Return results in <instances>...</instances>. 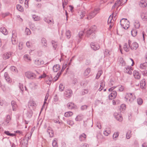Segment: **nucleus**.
<instances>
[{
	"instance_id": "obj_21",
	"label": "nucleus",
	"mask_w": 147,
	"mask_h": 147,
	"mask_svg": "<svg viewBox=\"0 0 147 147\" xmlns=\"http://www.w3.org/2000/svg\"><path fill=\"white\" fill-rule=\"evenodd\" d=\"M138 47V44L136 42H134L130 45V47L132 50H136Z\"/></svg>"
},
{
	"instance_id": "obj_9",
	"label": "nucleus",
	"mask_w": 147,
	"mask_h": 147,
	"mask_svg": "<svg viewBox=\"0 0 147 147\" xmlns=\"http://www.w3.org/2000/svg\"><path fill=\"white\" fill-rule=\"evenodd\" d=\"M37 106V104L33 100H31L29 101L28 106L29 108H32L33 109L35 108Z\"/></svg>"
},
{
	"instance_id": "obj_51",
	"label": "nucleus",
	"mask_w": 147,
	"mask_h": 147,
	"mask_svg": "<svg viewBox=\"0 0 147 147\" xmlns=\"http://www.w3.org/2000/svg\"><path fill=\"white\" fill-rule=\"evenodd\" d=\"M32 114L33 113L31 110L28 111L27 112V113H26L27 116L28 118H30L32 116Z\"/></svg>"
},
{
	"instance_id": "obj_17",
	"label": "nucleus",
	"mask_w": 147,
	"mask_h": 147,
	"mask_svg": "<svg viewBox=\"0 0 147 147\" xmlns=\"http://www.w3.org/2000/svg\"><path fill=\"white\" fill-rule=\"evenodd\" d=\"M28 141L25 138L22 139L20 141V144L21 147H27Z\"/></svg>"
},
{
	"instance_id": "obj_12",
	"label": "nucleus",
	"mask_w": 147,
	"mask_h": 147,
	"mask_svg": "<svg viewBox=\"0 0 147 147\" xmlns=\"http://www.w3.org/2000/svg\"><path fill=\"white\" fill-rule=\"evenodd\" d=\"M90 46L91 48L94 50H97L100 48L99 45L95 42H91Z\"/></svg>"
},
{
	"instance_id": "obj_53",
	"label": "nucleus",
	"mask_w": 147,
	"mask_h": 147,
	"mask_svg": "<svg viewBox=\"0 0 147 147\" xmlns=\"http://www.w3.org/2000/svg\"><path fill=\"white\" fill-rule=\"evenodd\" d=\"M10 70L13 72L14 73H17L18 72V70L14 66H11L10 67Z\"/></svg>"
},
{
	"instance_id": "obj_33",
	"label": "nucleus",
	"mask_w": 147,
	"mask_h": 147,
	"mask_svg": "<svg viewBox=\"0 0 147 147\" xmlns=\"http://www.w3.org/2000/svg\"><path fill=\"white\" fill-rule=\"evenodd\" d=\"M147 67V63L146 62L144 63L141 64L140 65V68L141 69H146Z\"/></svg>"
},
{
	"instance_id": "obj_5",
	"label": "nucleus",
	"mask_w": 147,
	"mask_h": 147,
	"mask_svg": "<svg viewBox=\"0 0 147 147\" xmlns=\"http://www.w3.org/2000/svg\"><path fill=\"white\" fill-rule=\"evenodd\" d=\"M132 66H127L125 67L124 70L125 73H127L129 75H131L132 74V71L133 70L134 68Z\"/></svg>"
},
{
	"instance_id": "obj_18",
	"label": "nucleus",
	"mask_w": 147,
	"mask_h": 147,
	"mask_svg": "<svg viewBox=\"0 0 147 147\" xmlns=\"http://www.w3.org/2000/svg\"><path fill=\"white\" fill-rule=\"evenodd\" d=\"M91 69L89 68H88L84 71L83 73V76L85 78H88L89 76V74L90 72Z\"/></svg>"
},
{
	"instance_id": "obj_44",
	"label": "nucleus",
	"mask_w": 147,
	"mask_h": 147,
	"mask_svg": "<svg viewBox=\"0 0 147 147\" xmlns=\"http://www.w3.org/2000/svg\"><path fill=\"white\" fill-rule=\"evenodd\" d=\"M32 18L35 21H38L40 20V17L36 15H34L32 16Z\"/></svg>"
},
{
	"instance_id": "obj_13",
	"label": "nucleus",
	"mask_w": 147,
	"mask_h": 147,
	"mask_svg": "<svg viewBox=\"0 0 147 147\" xmlns=\"http://www.w3.org/2000/svg\"><path fill=\"white\" fill-rule=\"evenodd\" d=\"M52 80V78L51 76H47L45 78V81L47 84L50 85L51 84Z\"/></svg>"
},
{
	"instance_id": "obj_43",
	"label": "nucleus",
	"mask_w": 147,
	"mask_h": 147,
	"mask_svg": "<svg viewBox=\"0 0 147 147\" xmlns=\"http://www.w3.org/2000/svg\"><path fill=\"white\" fill-rule=\"evenodd\" d=\"M131 136V131L129 130L127 131L126 134V138L127 139H129Z\"/></svg>"
},
{
	"instance_id": "obj_61",
	"label": "nucleus",
	"mask_w": 147,
	"mask_h": 147,
	"mask_svg": "<svg viewBox=\"0 0 147 147\" xmlns=\"http://www.w3.org/2000/svg\"><path fill=\"white\" fill-rule=\"evenodd\" d=\"M61 74V72H58L57 74L56 75V76L54 78V80L55 81H57L59 77V76Z\"/></svg>"
},
{
	"instance_id": "obj_48",
	"label": "nucleus",
	"mask_w": 147,
	"mask_h": 147,
	"mask_svg": "<svg viewBox=\"0 0 147 147\" xmlns=\"http://www.w3.org/2000/svg\"><path fill=\"white\" fill-rule=\"evenodd\" d=\"M119 61L120 62V63L121 64L122 66H124L126 65L125 61L122 58H120V59H119Z\"/></svg>"
},
{
	"instance_id": "obj_35",
	"label": "nucleus",
	"mask_w": 147,
	"mask_h": 147,
	"mask_svg": "<svg viewBox=\"0 0 147 147\" xmlns=\"http://www.w3.org/2000/svg\"><path fill=\"white\" fill-rule=\"evenodd\" d=\"M73 115V113L71 111H68L65 113L64 116L66 117L71 116Z\"/></svg>"
},
{
	"instance_id": "obj_4",
	"label": "nucleus",
	"mask_w": 147,
	"mask_h": 147,
	"mask_svg": "<svg viewBox=\"0 0 147 147\" xmlns=\"http://www.w3.org/2000/svg\"><path fill=\"white\" fill-rule=\"evenodd\" d=\"M123 20H120V24L121 26L125 29H127L130 26V23L128 20H126V22L124 23H122Z\"/></svg>"
},
{
	"instance_id": "obj_30",
	"label": "nucleus",
	"mask_w": 147,
	"mask_h": 147,
	"mask_svg": "<svg viewBox=\"0 0 147 147\" xmlns=\"http://www.w3.org/2000/svg\"><path fill=\"white\" fill-rule=\"evenodd\" d=\"M0 31L4 34L5 35L8 34V32L6 29L4 27H1L0 28Z\"/></svg>"
},
{
	"instance_id": "obj_15",
	"label": "nucleus",
	"mask_w": 147,
	"mask_h": 147,
	"mask_svg": "<svg viewBox=\"0 0 147 147\" xmlns=\"http://www.w3.org/2000/svg\"><path fill=\"white\" fill-rule=\"evenodd\" d=\"M34 63L38 67H40L44 64V61L41 59H39L38 60H36L35 61Z\"/></svg>"
},
{
	"instance_id": "obj_24",
	"label": "nucleus",
	"mask_w": 147,
	"mask_h": 147,
	"mask_svg": "<svg viewBox=\"0 0 147 147\" xmlns=\"http://www.w3.org/2000/svg\"><path fill=\"white\" fill-rule=\"evenodd\" d=\"M11 105L12 106L13 110L15 111H16L18 108V106L16 102L13 100L11 102Z\"/></svg>"
},
{
	"instance_id": "obj_37",
	"label": "nucleus",
	"mask_w": 147,
	"mask_h": 147,
	"mask_svg": "<svg viewBox=\"0 0 147 147\" xmlns=\"http://www.w3.org/2000/svg\"><path fill=\"white\" fill-rule=\"evenodd\" d=\"M52 145L53 147H58L57 140L54 138L53 141Z\"/></svg>"
},
{
	"instance_id": "obj_40",
	"label": "nucleus",
	"mask_w": 147,
	"mask_h": 147,
	"mask_svg": "<svg viewBox=\"0 0 147 147\" xmlns=\"http://www.w3.org/2000/svg\"><path fill=\"white\" fill-rule=\"evenodd\" d=\"M49 92H47L46 94V96H45V99L44 101V103L42 105V108H44V107L45 105V104L46 103V101H47V100L48 99V98L49 97Z\"/></svg>"
},
{
	"instance_id": "obj_16",
	"label": "nucleus",
	"mask_w": 147,
	"mask_h": 147,
	"mask_svg": "<svg viewBox=\"0 0 147 147\" xmlns=\"http://www.w3.org/2000/svg\"><path fill=\"white\" fill-rule=\"evenodd\" d=\"M68 108L69 109H74L76 108V106L72 102H68L67 105Z\"/></svg>"
},
{
	"instance_id": "obj_55",
	"label": "nucleus",
	"mask_w": 147,
	"mask_h": 147,
	"mask_svg": "<svg viewBox=\"0 0 147 147\" xmlns=\"http://www.w3.org/2000/svg\"><path fill=\"white\" fill-rule=\"evenodd\" d=\"M4 133L8 136H16V134H14L11 133L9 131H5L4 132Z\"/></svg>"
},
{
	"instance_id": "obj_25",
	"label": "nucleus",
	"mask_w": 147,
	"mask_h": 147,
	"mask_svg": "<svg viewBox=\"0 0 147 147\" xmlns=\"http://www.w3.org/2000/svg\"><path fill=\"white\" fill-rule=\"evenodd\" d=\"M11 115H8L6 117V118L4 122L5 125H7L10 122L11 119Z\"/></svg>"
},
{
	"instance_id": "obj_38",
	"label": "nucleus",
	"mask_w": 147,
	"mask_h": 147,
	"mask_svg": "<svg viewBox=\"0 0 147 147\" xmlns=\"http://www.w3.org/2000/svg\"><path fill=\"white\" fill-rule=\"evenodd\" d=\"M44 20L49 24H53V20H49L46 18H45L43 19Z\"/></svg>"
},
{
	"instance_id": "obj_52",
	"label": "nucleus",
	"mask_w": 147,
	"mask_h": 147,
	"mask_svg": "<svg viewBox=\"0 0 147 147\" xmlns=\"http://www.w3.org/2000/svg\"><path fill=\"white\" fill-rule=\"evenodd\" d=\"M82 116V115H78L76 118V120L77 121H80L82 120L83 119Z\"/></svg>"
},
{
	"instance_id": "obj_32",
	"label": "nucleus",
	"mask_w": 147,
	"mask_h": 147,
	"mask_svg": "<svg viewBox=\"0 0 147 147\" xmlns=\"http://www.w3.org/2000/svg\"><path fill=\"white\" fill-rule=\"evenodd\" d=\"M146 83L145 82V80L143 79L140 82V86L142 88H145L146 87Z\"/></svg>"
},
{
	"instance_id": "obj_58",
	"label": "nucleus",
	"mask_w": 147,
	"mask_h": 147,
	"mask_svg": "<svg viewBox=\"0 0 147 147\" xmlns=\"http://www.w3.org/2000/svg\"><path fill=\"white\" fill-rule=\"evenodd\" d=\"M17 8L20 11H23V8L20 5L18 4L17 5Z\"/></svg>"
},
{
	"instance_id": "obj_3",
	"label": "nucleus",
	"mask_w": 147,
	"mask_h": 147,
	"mask_svg": "<svg viewBox=\"0 0 147 147\" xmlns=\"http://www.w3.org/2000/svg\"><path fill=\"white\" fill-rule=\"evenodd\" d=\"M25 76L28 78L30 79L35 78L36 76L35 74L30 71H28L26 72Z\"/></svg>"
},
{
	"instance_id": "obj_22",
	"label": "nucleus",
	"mask_w": 147,
	"mask_h": 147,
	"mask_svg": "<svg viewBox=\"0 0 147 147\" xmlns=\"http://www.w3.org/2000/svg\"><path fill=\"white\" fill-rule=\"evenodd\" d=\"M112 16H111V15L110 16L108 20V24L109 25V29H111L112 27L113 24L112 23H111L112 19L113 18V13H112Z\"/></svg>"
},
{
	"instance_id": "obj_28",
	"label": "nucleus",
	"mask_w": 147,
	"mask_h": 147,
	"mask_svg": "<svg viewBox=\"0 0 147 147\" xmlns=\"http://www.w3.org/2000/svg\"><path fill=\"white\" fill-rule=\"evenodd\" d=\"M4 76L5 80L8 82L11 83V80L9 77L7 73L5 72L4 73Z\"/></svg>"
},
{
	"instance_id": "obj_54",
	"label": "nucleus",
	"mask_w": 147,
	"mask_h": 147,
	"mask_svg": "<svg viewBox=\"0 0 147 147\" xmlns=\"http://www.w3.org/2000/svg\"><path fill=\"white\" fill-rule=\"evenodd\" d=\"M112 52L111 51H109L107 49H105L104 52V54L105 55H110L112 54Z\"/></svg>"
},
{
	"instance_id": "obj_2",
	"label": "nucleus",
	"mask_w": 147,
	"mask_h": 147,
	"mask_svg": "<svg viewBox=\"0 0 147 147\" xmlns=\"http://www.w3.org/2000/svg\"><path fill=\"white\" fill-rule=\"evenodd\" d=\"M96 29V27L95 26H94L91 27L86 32V35L88 37L95 32Z\"/></svg>"
},
{
	"instance_id": "obj_20",
	"label": "nucleus",
	"mask_w": 147,
	"mask_h": 147,
	"mask_svg": "<svg viewBox=\"0 0 147 147\" xmlns=\"http://www.w3.org/2000/svg\"><path fill=\"white\" fill-rule=\"evenodd\" d=\"M105 86V82L104 80H102L100 81V87L98 89V90L99 91H101Z\"/></svg>"
},
{
	"instance_id": "obj_46",
	"label": "nucleus",
	"mask_w": 147,
	"mask_h": 147,
	"mask_svg": "<svg viewBox=\"0 0 147 147\" xmlns=\"http://www.w3.org/2000/svg\"><path fill=\"white\" fill-rule=\"evenodd\" d=\"M65 35L68 39L71 36V32L69 30H66Z\"/></svg>"
},
{
	"instance_id": "obj_27",
	"label": "nucleus",
	"mask_w": 147,
	"mask_h": 147,
	"mask_svg": "<svg viewBox=\"0 0 147 147\" xmlns=\"http://www.w3.org/2000/svg\"><path fill=\"white\" fill-rule=\"evenodd\" d=\"M61 69V67L59 65H55L53 67V70L55 72H57Z\"/></svg>"
},
{
	"instance_id": "obj_11",
	"label": "nucleus",
	"mask_w": 147,
	"mask_h": 147,
	"mask_svg": "<svg viewBox=\"0 0 147 147\" xmlns=\"http://www.w3.org/2000/svg\"><path fill=\"white\" fill-rule=\"evenodd\" d=\"M141 17L143 21H147V12L145 11L142 12L141 13Z\"/></svg>"
},
{
	"instance_id": "obj_36",
	"label": "nucleus",
	"mask_w": 147,
	"mask_h": 147,
	"mask_svg": "<svg viewBox=\"0 0 147 147\" xmlns=\"http://www.w3.org/2000/svg\"><path fill=\"white\" fill-rule=\"evenodd\" d=\"M86 137V135L85 134L83 133L82 135H80L79 136V139L81 141L84 140H85Z\"/></svg>"
},
{
	"instance_id": "obj_8",
	"label": "nucleus",
	"mask_w": 147,
	"mask_h": 147,
	"mask_svg": "<svg viewBox=\"0 0 147 147\" xmlns=\"http://www.w3.org/2000/svg\"><path fill=\"white\" fill-rule=\"evenodd\" d=\"M64 94V95L66 97L70 98L72 96L73 92L71 89H67L65 91Z\"/></svg>"
},
{
	"instance_id": "obj_6",
	"label": "nucleus",
	"mask_w": 147,
	"mask_h": 147,
	"mask_svg": "<svg viewBox=\"0 0 147 147\" xmlns=\"http://www.w3.org/2000/svg\"><path fill=\"white\" fill-rule=\"evenodd\" d=\"M133 74L134 78L136 79L139 80L140 78L141 74L138 71L136 70H134Z\"/></svg>"
},
{
	"instance_id": "obj_64",
	"label": "nucleus",
	"mask_w": 147,
	"mask_h": 147,
	"mask_svg": "<svg viewBox=\"0 0 147 147\" xmlns=\"http://www.w3.org/2000/svg\"><path fill=\"white\" fill-rule=\"evenodd\" d=\"M89 92V90L88 89H84L82 90V94L84 95L87 94Z\"/></svg>"
},
{
	"instance_id": "obj_1",
	"label": "nucleus",
	"mask_w": 147,
	"mask_h": 147,
	"mask_svg": "<svg viewBox=\"0 0 147 147\" xmlns=\"http://www.w3.org/2000/svg\"><path fill=\"white\" fill-rule=\"evenodd\" d=\"M136 99L134 94L133 93H127L125 94V99L128 103L132 102Z\"/></svg>"
},
{
	"instance_id": "obj_14",
	"label": "nucleus",
	"mask_w": 147,
	"mask_h": 147,
	"mask_svg": "<svg viewBox=\"0 0 147 147\" xmlns=\"http://www.w3.org/2000/svg\"><path fill=\"white\" fill-rule=\"evenodd\" d=\"M117 94V92L116 91H113L109 96V99L111 100L114 99L116 97Z\"/></svg>"
},
{
	"instance_id": "obj_41",
	"label": "nucleus",
	"mask_w": 147,
	"mask_h": 147,
	"mask_svg": "<svg viewBox=\"0 0 147 147\" xmlns=\"http://www.w3.org/2000/svg\"><path fill=\"white\" fill-rule=\"evenodd\" d=\"M134 25L136 28H139L140 27V24L138 20H136L134 23Z\"/></svg>"
},
{
	"instance_id": "obj_26",
	"label": "nucleus",
	"mask_w": 147,
	"mask_h": 147,
	"mask_svg": "<svg viewBox=\"0 0 147 147\" xmlns=\"http://www.w3.org/2000/svg\"><path fill=\"white\" fill-rule=\"evenodd\" d=\"M47 132L49 133L50 137H52L54 136L53 131L52 129L50 127H49L47 128Z\"/></svg>"
},
{
	"instance_id": "obj_50",
	"label": "nucleus",
	"mask_w": 147,
	"mask_h": 147,
	"mask_svg": "<svg viewBox=\"0 0 147 147\" xmlns=\"http://www.w3.org/2000/svg\"><path fill=\"white\" fill-rule=\"evenodd\" d=\"M126 105L125 104H122L120 106V110L121 112L123 111L126 109Z\"/></svg>"
},
{
	"instance_id": "obj_56",
	"label": "nucleus",
	"mask_w": 147,
	"mask_h": 147,
	"mask_svg": "<svg viewBox=\"0 0 147 147\" xmlns=\"http://www.w3.org/2000/svg\"><path fill=\"white\" fill-rule=\"evenodd\" d=\"M64 89V86L62 84H60L59 86V90L60 91H63Z\"/></svg>"
},
{
	"instance_id": "obj_59",
	"label": "nucleus",
	"mask_w": 147,
	"mask_h": 147,
	"mask_svg": "<svg viewBox=\"0 0 147 147\" xmlns=\"http://www.w3.org/2000/svg\"><path fill=\"white\" fill-rule=\"evenodd\" d=\"M25 32V34L27 35H29L31 34L30 30L27 28H26Z\"/></svg>"
},
{
	"instance_id": "obj_34",
	"label": "nucleus",
	"mask_w": 147,
	"mask_h": 147,
	"mask_svg": "<svg viewBox=\"0 0 147 147\" xmlns=\"http://www.w3.org/2000/svg\"><path fill=\"white\" fill-rule=\"evenodd\" d=\"M24 59L26 62H30L32 60V58L30 56H24Z\"/></svg>"
},
{
	"instance_id": "obj_63",
	"label": "nucleus",
	"mask_w": 147,
	"mask_h": 147,
	"mask_svg": "<svg viewBox=\"0 0 147 147\" xmlns=\"http://www.w3.org/2000/svg\"><path fill=\"white\" fill-rule=\"evenodd\" d=\"M122 0H118L115 3V4L117 6H119L120 5H121L122 3L121 1Z\"/></svg>"
},
{
	"instance_id": "obj_49",
	"label": "nucleus",
	"mask_w": 147,
	"mask_h": 147,
	"mask_svg": "<svg viewBox=\"0 0 147 147\" xmlns=\"http://www.w3.org/2000/svg\"><path fill=\"white\" fill-rule=\"evenodd\" d=\"M131 32L132 35L133 36L135 37L137 35V31L136 30L133 29L131 30Z\"/></svg>"
},
{
	"instance_id": "obj_47",
	"label": "nucleus",
	"mask_w": 147,
	"mask_h": 147,
	"mask_svg": "<svg viewBox=\"0 0 147 147\" xmlns=\"http://www.w3.org/2000/svg\"><path fill=\"white\" fill-rule=\"evenodd\" d=\"M119 134V132L118 131L115 132L113 136V139L116 140L117 138L118 137Z\"/></svg>"
},
{
	"instance_id": "obj_10",
	"label": "nucleus",
	"mask_w": 147,
	"mask_h": 147,
	"mask_svg": "<svg viewBox=\"0 0 147 147\" xmlns=\"http://www.w3.org/2000/svg\"><path fill=\"white\" fill-rule=\"evenodd\" d=\"M128 43L129 46H128L127 43H125L123 47L124 50L125 51L127 52L129 51L130 45L131 44V41L129 40H128Z\"/></svg>"
},
{
	"instance_id": "obj_42",
	"label": "nucleus",
	"mask_w": 147,
	"mask_h": 147,
	"mask_svg": "<svg viewBox=\"0 0 147 147\" xmlns=\"http://www.w3.org/2000/svg\"><path fill=\"white\" fill-rule=\"evenodd\" d=\"M41 43L43 44V46L46 47L47 46V41L45 38H43L41 39Z\"/></svg>"
},
{
	"instance_id": "obj_62",
	"label": "nucleus",
	"mask_w": 147,
	"mask_h": 147,
	"mask_svg": "<svg viewBox=\"0 0 147 147\" xmlns=\"http://www.w3.org/2000/svg\"><path fill=\"white\" fill-rule=\"evenodd\" d=\"M67 123L68 124L71 126L73 125L74 124V121L70 120H68L67 121Z\"/></svg>"
},
{
	"instance_id": "obj_57",
	"label": "nucleus",
	"mask_w": 147,
	"mask_h": 147,
	"mask_svg": "<svg viewBox=\"0 0 147 147\" xmlns=\"http://www.w3.org/2000/svg\"><path fill=\"white\" fill-rule=\"evenodd\" d=\"M102 70H100L98 71V72L96 76V78L97 79H98L100 76L102 75Z\"/></svg>"
},
{
	"instance_id": "obj_45",
	"label": "nucleus",
	"mask_w": 147,
	"mask_h": 147,
	"mask_svg": "<svg viewBox=\"0 0 147 147\" xmlns=\"http://www.w3.org/2000/svg\"><path fill=\"white\" fill-rule=\"evenodd\" d=\"M51 43L54 49L55 50L56 49L57 46V42L54 41L52 40Z\"/></svg>"
},
{
	"instance_id": "obj_29",
	"label": "nucleus",
	"mask_w": 147,
	"mask_h": 147,
	"mask_svg": "<svg viewBox=\"0 0 147 147\" xmlns=\"http://www.w3.org/2000/svg\"><path fill=\"white\" fill-rule=\"evenodd\" d=\"M96 15V13L93 11L90 12L89 15L88 16L87 18L88 19H90L94 17Z\"/></svg>"
},
{
	"instance_id": "obj_23",
	"label": "nucleus",
	"mask_w": 147,
	"mask_h": 147,
	"mask_svg": "<svg viewBox=\"0 0 147 147\" xmlns=\"http://www.w3.org/2000/svg\"><path fill=\"white\" fill-rule=\"evenodd\" d=\"M139 5L142 7H147V1L144 0H141L139 3Z\"/></svg>"
},
{
	"instance_id": "obj_31",
	"label": "nucleus",
	"mask_w": 147,
	"mask_h": 147,
	"mask_svg": "<svg viewBox=\"0 0 147 147\" xmlns=\"http://www.w3.org/2000/svg\"><path fill=\"white\" fill-rule=\"evenodd\" d=\"M111 133V129L109 128H106L104 131L103 134L106 136H108Z\"/></svg>"
},
{
	"instance_id": "obj_60",
	"label": "nucleus",
	"mask_w": 147,
	"mask_h": 147,
	"mask_svg": "<svg viewBox=\"0 0 147 147\" xmlns=\"http://www.w3.org/2000/svg\"><path fill=\"white\" fill-rule=\"evenodd\" d=\"M137 102L138 105H141L143 103V100L140 98H138L137 99Z\"/></svg>"
},
{
	"instance_id": "obj_7",
	"label": "nucleus",
	"mask_w": 147,
	"mask_h": 147,
	"mask_svg": "<svg viewBox=\"0 0 147 147\" xmlns=\"http://www.w3.org/2000/svg\"><path fill=\"white\" fill-rule=\"evenodd\" d=\"M12 37L11 38L12 43L13 45L16 44L17 43V41L16 38V34L15 30H13L12 31Z\"/></svg>"
},
{
	"instance_id": "obj_39",
	"label": "nucleus",
	"mask_w": 147,
	"mask_h": 147,
	"mask_svg": "<svg viewBox=\"0 0 147 147\" xmlns=\"http://www.w3.org/2000/svg\"><path fill=\"white\" fill-rule=\"evenodd\" d=\"M32 135L31 133L28 132L24 138L27 139V141H28L30 139Z\"/></svg>"
},
{
	"instance_id": "obj_19",
	"label": "nucleus",
	"mask_w": 147,
	"mask_h": 147,
	"mask_svg": "<svg viewBox=\"0 0 147 147\" xmlns=\"http://www.w3.org/2000/svg\"><path fill=\"white\" fill-rule=\"evenodd\" d=\"M114 116L116 119L119 122H121L123 121V117L120 114L115 113Z\"/></svg>"
}]
</instances>
